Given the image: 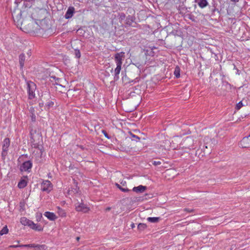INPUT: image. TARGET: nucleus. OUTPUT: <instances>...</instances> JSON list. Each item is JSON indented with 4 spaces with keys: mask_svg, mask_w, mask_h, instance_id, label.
Masks as SVG:
<instances>
[{
    "mask_svg": "<svg viewBox=\"0 0 250 250\" xmlns=\"http://www.w3.org/2000/svg\"><path fill=\"white\" fill-rule=\"evenodd\" d=\"M125 53L124 52L117 53L115 54L114 59L115 63L117 65L116 68L114 70V80L117 81L119 79V75L121 70V66L123 61L125 58Z\"/></svg>",
    "mask_w": 250,
    "mask_h": 250,
    "instance_id": "f257e3e1",
    "label": "nucleus"
},
{
    "mask_svg": "<svg viewBox=\"0 0 250 250\" xmlns=\"http://www.w3.org/2000/svg\"><path fill=\"white\" fill-rule=\"evenodd\" d=\"M27 85L28 98L30 99H32L35 97V91L36 89V85L31 81H28L27 82Z\"/></svg>",
    "mask_w": 250,
    "mask_h": 250,
    "instance_id": "f03ea898",
    "label": "nucleus"
},
{
    "mask_svg": "<svg viewBox=\"0 0 250 250\" xmlns=\"http://www.w3.org/2000/svg\"><path fill=\"white\" fill-rule=\"evenodd\" d=\"M194 141L192 137H187L182 142L183 147L189 149H194Z\"/></svg>",
    "mask_w": 250,
    "mask_h": 250,
    "instance_id": "7ed1b4c3",
    "label": "nucleus"
},
{
    "mask_svg": "<svg viewBox=\"0 0 250 250\" xmlns=\"http://www.w3.org/2000/svg\"><path fill=\"white\" fill-rule=\"evenodd\" d=\"M10 146V140L9 138H5L2 142L1 157L3 159L7 156L8 148Z\"/></svg>",
    "mask_w": 250,
    "mask_h": 250,
    "instance_id": "20e7f679",
    "label": "nucleus"
},
{
    "mask_svg": "<svg viewBox=\"0 0 250 250\" xmlns=\"http://www.w3.org/2000/svg\"><path fill=\"white\" fill-rule=\"evenodd\" d=\"M53 189V185L50 181L48 180H44L41 185V189L42 191L49 193Z\"/></svg>",
    "mask_w": 250,
    "mask_h": 250,
    "instance_id": "39448f33",
    "label": "nucleus"
},
{
    "mask_svg": "<svg viewBox=\"0 0 250 250\" xmlns=\"http://www.w3.org/2000/svg\"><path fill=\"white\" fill-rule=\"evenodd\" d=\"M240 146L243 148L250 147V133L248 136L244 137L239 143Z\"/></svg>",
    "mask_w": 250,
    "mask_h": 250,
    "instance_id": "423d86ee",
    "label": "nucleus"
},
{
    "mask_svg": "<svg viewBox=\"0 0 250 250\" xmlns=\"http://www.w3.org/2000/svg\"><path fill=\"white\" fill-rule=\"evenodd\" d=\"M75 209L77 211H82L84 213L87 212L89 210L87 206L83 203L76 204Z\"/></svg>",
    "mask_w": 250,
    "mask_h": 250,
    "instance_id": "0eeeda50",
    "label": "nucleus"
},
{
    "mask_svg": "<svg viewBox=\"0 0 250 250\" xmlns=\"http://www.w3.org/2000/svg\"><path fill=\"white\" fill-rule=\"evenodd\" d=\"M32 166V164L30 161L24 162L21 166L20 169L21 171H28L31 169Z\"/></svg>",
    "mask_w": 250,
    "mask_h": 250,
    "instance_id": "6e6552de",
    "label": "nucleus"
},
{
    "mask_svg": "<svg viewBox=\"0 0 250 250\" xmlns=\"http://www.w3.org/2000/svg\"><path fill=\"white\" fill-rule=\"evenodd\" d=\"M74 11H75L74 7H72V6L69 7L68 8V9L64 15L65 18L66 19H69L71 18L73 15Z\"/></svg>",
    "mask_w": 250,
    "mask_h": 250,
    "instance_id": "1a4fd4ad",
    "label": "nucleus"
},
{
    "mask_svg": "<svg viewBox=\"0 0 250 250\" xmlns=\"http://www.w3.org/2000/svg\"><path fill=\"white\" fill-rule=\"evenodd\" d=\"M147 189L146 186L140 185L138 187H135L133 188L132 190L136 193H143Z\"/></svg>",
    "mask_w": 250,
    "mask_h": 250,
    "instance_id": "9d476101",
    "label": "nucleus"
},
{
    "mask_svg": "<svg viewBox=\"0 0 250 250\" xmlns=\"http://www.w3.org/2000/svg\"><path fill=\"white\" fill-rule=\"evenodd\" d=\"M44 216L51 221H54L57 219L56 215L53 212L46 211L44 214Z\"/></svg>",
    "mask_w": 250,
    "mask_h": 250,
    "instance_id": "9b49d317",
    "label": "nucleus"
},
{
    "mask_svg": "<svg viewBox=\"0 0 250 250\" xmlns=\"http://www.w3.org/2000/svg\"><path fill=\"white\" fill-rule=\"evenodd\" d=\"M195 2L197 3L199 6L202 8L206 7L208 2L207 0H195Z\"/></svg>",
    "mask_w": 250,
    "mask_h": 250,
    "instance_id": "f8f14e48",
    "label": "nucleus"
},
{
    "mask_svg": "<svg viewBox=\"0 0 250 250\" xmlns=\"http://www.w3.org/2000/svg\"><path fill=\"white\" fill-rule=\"evenodd\" d=\"M135 18L133 16L129 15L127 16L125 20V23L128 25H131L132 22H134Z\"/></svg>",
    "mask_w": 250,
    "mask_h": 250,
    "instance_id": "ddd939ff",
    "label": "nucleus"
},
{
    "mask_svg": "<svg viewBox=\"0 0 250 250\" xmlns=\"http://www.w3.org/2000/svg\"><path fill=\"white\" fill-rule=\"evenodd\" d=\"M25 61V55L23 54H21L19 56V62L21 68H22Z\"/></svg>",
    "mask_w": 250,
    "mask_h": 250,
    "instance_id": "4468645a",
    "label": "nucleus"
},
{
    "mask_svg": "<svg viewBox=\"0 0 250 250\" xmlns=\"http://www.w3.org/2000/svg\"><path fill=\"white\" fill-rule=\"evenodd\" d=\"M27 185V182L25 180H21L18 183V186L20 188H23Z\"/></svg>",
    "mask_w": 250,
    "mask_h": 250,
    "instance_id": "2eb2a0df",
    "label": "nucleus"
},
{
    "mask_svg": "<svg viewBox=\"0 0 250 250\" xmlns=\"http://www.w3.org/2000/svg\"><path fill=\"white\" fill-rule=\"evenodd\" d=\"M35 248L39 250H46L47 247L45 245L35 244Z\"/></svg>",
    "mask_w": 250,
    "mask_h": 250,
    "instance_id": "dca6fc26",
    "label": "nucleus"
},
{
    "mask_svg": "<svg viewBox=\"0 0 250 250\" xmlns=\"http://www.w3.org/2000/svg\"><path fill=\"white\" fill-rule=\"evenodd\" d=\"M29 221H30V220L27 219L25 217H21L20 219L21 223L24 226H28V225L29 224Z\"/></svg>",
    "mask_w": 250,
    "mask_h": 250,
    "instance_id": "f3484780",
    "label": "nucleus"
},
{
    "mask_svg": "<svg viewBox=\"0 0 250 250\" xmlns=\"http://www.w3.org/2000/svg\"><path fill=\"white\" fill-rule=\"evenodd\" d=\"M159 217H148L147 220L151 223H157L160 220Z\"/></svg>",
    "mask_w": 250,
    "mask_h": 250,
    "instance_id": "a211bd4d",
    "label": "nucleus"
},
{
    "mask_svg": "<svg viewBox=\"0 0 250 250\" xmlns=\"http://www.w3.org/2000/svg\"><path fill=\"white\" fill-rule=\"evenodd\" d=\"M130 138L132 141H134L137 142L139 141L140 138L138 136L132 134L131 132H130Z\"/></svg>",
    "mask_w": 250,
    "mask_h": 250,
    "instance_id": "6ab92c4d",
    "label": "nucleus"
},
{
    "mask_svg": "<svg viewBox=\"0 0 250 250\" xmlns=\"http://www.w3.org/2000/svg\"><path fill=\"white\" fill-rule=\"evenodd\" d=\"M146 227L147 226L146 224L140 223L138 225V229L140 231H142L146 229Z\"/></svg>",
    "mask_w": 250,
    "mask_h": 250,
    "instance_id": "aec40b11",
    "label": "nucleus"
},
{
    "mask_svg": "<svg viewBox=\"0 0 250 250\" xmlns=\"http://www.w3.org/2000/svg\"><path fill=\"white\" fill-rule=\"evenodd\" d=\"M8 229L7 226H5L0 231V235L6 234L8 233Z\"/></svg>",
    "mask_w": 250,
    "mask_h": 250,
    "instance_id": "412c9836",
    "label": "nucleus"
},
{
    "mask_svg": "<svg viewBox=\"0 0 250 250\" xmlns=\"http://www.w3.org/2000/svg\"><path fill=\"white\" fill-rule=\"evenodd\" d=\"M174 74L176 78H178L180 77V68L178 67H176L175 69Z\"/></svg>",
    "mask_w": 250,
    "mask_h": 250,
    "instance_id": "4be33fe9",
    "label": "nucleus"
},
{
    "mask_svg": "<svg viewBox=\"0 0 250 250\" xmlns=\"http://www.w3.org/2000/svg\"><path fill=\"white\" fill-rule=\"evenodd\" d=\"M125 15L124 13H121L119 14V21L121 23H122L123 22V21L125 20Z\"/></svg>",
    "mask_w": 250,
    "mask_h": 250,
    "instance_id": "5701e85b",
    "label": "nucleus"
},
{
    "mask_svg": "<svg viewBox=\"0 0 250 250\" xmlns=\"http://www.w3.org/2000/svg\"><path fill=\"white\" fill-rule=\"evenodd\" d=\"M75 55L77 58H80L81 57V52L79 50H75Z\"/></svg>",
    "mask_w": 250,
    "mask_h": 250,
    "instance_id": "b1692460",
    "label": "nucleus"
},
{
    "mask_svg": "<svg viewBox=\"0 0 250 250\" xmlns=\"http://www.w3.org/2000/svg\"><path fill=\"white\" fill-rule=\"evenodd\" d=\"M243 106L242 101L239 102L236 105V109L239 110Z\"/></svg>",
    "mask_w": 250,
    "mask_h": 250,
    "instance_id": "393cba45",
    "label": "nucleus"
},
{
    "mask_svg": "<svg viewBox=\"0 0 250 250\" xmlns=\"http://www.w3.org/2000/svg\"><path fill=\"white\" fill-rule=\"evenodd\" d=\"M30 117L32 122H34L36 121V115L35 113H31V114H30Z\"/></svg>",
    "mask_w": 250,
    "mask_h": 250,
    "instance_id": "a878e982",
    "label": "nucleus"
},
{
    "mask_svg": "<svg viewBox=\"0 0 250 250\" xmlns=\"http://www.w3.org/2000/svg\"><path fill=\"white\" fill-rule=\"evenodd\" d=\"M29 224L28 225V226H29L31 229H33V228L36 227V225L33 221L30 220L29 222Z\"/></svg>",
    "mask_w": 250,
    "mask_h": 250,
    "instance_id": "bb28decb",
    "label": "nucleus"
},
{
    "mask_svg": "<svg viewBox=\"0 0 250 250\" xmlns=\"http://www.w3.org/2000/svg\"><path fill=\"white\" fill-rule=\"evenodd\" d=\"M54 102H52V101H49L48 102H47V105L49 107H52L53 105H54Z\"/></svg>",
    "mask_w": 250,
    "mask_h": 250,
    "instance_id": "cd10ccee",
    "label": "nucleus"
},
{
    "mask_svg": "<svg viewBox=\"0 0 250 250\" xmlns=\"http://www.w3.org/2000/svg\"><path fill=\"white\" fill-rule=\"evenodd\" d=\"M152 164L154 166H158L161 164V162L160 161H154L152 162Z\"/></svg>",
    "mask_w": 250,
    "mask_h": 250,
    "instance_id": "c85d7f7f",
    "label": "nucleus"
},
{
    "mask_svg": "<svg viewBox=\"0 0 250 250\" xmlns=\"http://www.w3.org/2000/svg\"><path fill=\"white\" fill-rule=\"evenodd\" d=\"M121 190L124 192H127L130 191L127 188H121Z\"/></svg>",
    "mask_w": 250,
    "mask_h": 250,
    "instance_id": "c756f323",
    "label": "nucleus"
},
{
    "mask_svg": "<svg viewBox=\"0 0 250 250\" xmlns=\"http://www.w3.org/2000/svg\"><path fill=\"white\" fill-rule=\"evenodd\" d=\"M33 229H35L36 230H41V229L40 226L36 225V227L33 228Z\"/></svg>",
    "mask_w": 250,
    "mask_h": 250,
    "instance_id": "7c9ffc66",
    "label": "nucleus"
},
{
    "mask_svg": "<svg viewBox=\"0 0 250 250\" xmlns=\"http://www.w3.org/2000/svg\"><path fill=\"white\" fill-rule=\"evenodd\" d=\"M209 138H208V137H205L204 139V142H205L206 143V145H207V144L208 143V141H209Z\"/></svg>",
    "mask_w": 250,
    "mask_h": 250,
    "instance_id": "2f4dec72",
    "label": "nucleus"
},
{
    "mask_svg": "<svg viewBox=\"0 0 250 250\" xmlns=\"http://www.w3.org/2000/svg\"><path fill=\"white\" fill-rule=\"evenodd\" d=\"M26 246H27V247L35 248V244H27V245H26Z\"/></svg>",
    "mask_w": 250,
    "mask_h": 250,
    "instance_id": "473e14b6",
    "label": "nucleus"
},
{
    "mask_svg": "<svg viewBox=\"0 0 250 250\" xmlns=\"http://www.w3.org/2000/svg\"><path fill=\"white\" fill-rule=\"evenodd\" d=\"M42 217V214L40 213L37 215V221H40Z\"/></svg>",
    "mask_w": 250,
    "mask_h": 250,
    "instance_id": "72a5a7b5",
    "label": "nucleus"
},
{
    "mask_svg": "<svg viewBox=\"0 0 250 250\" xmlns=\"http://www.w3.org/2000/svg\"><path fill=\"white\" fill-rule=\"evenodd\" d=\"M35 110L34 108L32 107H30L29 109L30 114H31V113H34Z\"/></svg>",
    "mask_w": 250,
    "mask_h": 250,
    "instance_id": "f704fd0d",
    "label": "nucleus"
},
{
    "mask_svg": "<svg viewBox=\"0 0 250 250\" xmlns=\"http://www.w3.org/2000/svg\"><path fill=\"white\" fill-rule=\"evenodd\" d=\"M216 10V8L214 6L211 9V11L213 14L214 13Z\"/></svg>",
    "mask_w": 250,
    "mask_h": 250,
    "instance_id": "c9c22d12",
    "label": "nucleus"
},
{
    "mask_svg": "<svg viewBox=\"0 0 250 250\" xmlns=\"http://www.w3.org/2000/svg\"><path fill=\"white\" fill-rule=\"evenodd\" d=\"M185 210L186 211H188V212H191L193 211V209H188V208H185Z\"/></svg>",
    "mask_w": 250,
    "mask_h": 250,
    "instance_id": "e433bc0d",
    "label": "nucleus"
},
{
    "mask_svg": "<svg viewBox=\"0 0 250 250\" xmlns=\"http://www.w3.org/2000/svg\"><path fill=\"white\" fill-rule=\"evenodd\" d=\"M116 186H117V187L119 188L120 190H121V188H122V187L118 184L116 183Z\"/></svg>",
    "mask_w": 250,
    "mask_h": 250,
    "instance_id": "4c0bfd02",
    "label": "nucleus"
},
{
    "mask_svg": "<svg viewBox=\"0 0 250 250\" xmlns=\"http://www.w3.org/2000/svg\"><path fill=\"white\" fill-rule=\"evenodd\" d=\"M11 248H17L19 247V245H11L10 246Z\"/></svg>",
    "mask_w": 250,
    "mask_h": 250,
    "instance_id": "58836bf2",
    "label": "nucleus"
},
{
    "mask_svg": "<svg viewBox=\"0 0 250 250\" xmlns=\"http://www.w3.org/2000/svg\"><path fill=\"white\" fill-rule=\"evenodd\" d=\"M19 247H27L26 245H19Z\"/></svg>",
    "mask_w": 250,
    "mask_h": 250,
    "instance_id": "ea45409f",
    "label": "nucleus"
},
{
    "mask_svg": "<svg viewBox=\"0 0 250 250\" xmlns=\"http://www.w3.org/2000/svg\"><path fill=\"white\" fill-rule=\"evenodd\" d=\"M135 224L134 223H132L131 225V227L132 228H135Z\"/></svg>",
    "mask_w": 250,
    "mask_h": 250,
    "instance_id": "a19ab883",
    "label": "nucleus"
},
{
    "mask_svg": "<svg viewBox=\"0 0 250 250\" xmlns=\"http://www.w3.org/2000/svg\"><path fill=\"white\" fill-rule=\"evenodd\" d=\"M230 0L234 2H237L239 1V0Z\"/></svg>",
    "mask_w": 250,
    "mask_h": 250,
    "instance_id": "79ce46f5",
    "label": "nucleus"
},
{
    "mask_svg": "<svg viewBox=\"0 0 250 250\" xmlns=\"http://www.w3.org/2000/svg\"><path fill=\"white\" fill-rule=\"evenodd\" d=\"M110 209H111V208H110V207H108V208H107L105 209L106 211H109V210H110Z\"/></svg>",
    "mask_w": 250,
    "mask_h": 250,
    "instance_id": "37998d69",
    "label": "nucleus"
},
{
    "mask_svg": "<svg viewBox=\"0 0 250 250\" xmlns=\"http://www.w3.org/2000/svg\"><path fill=\"white\" fill-rule=\"evenodd\" d=\"M211 141H212L213 143L214 144V145L215 144V140L214 139H212L211 140Z\"/></svg>",
    "mask_w": 250,
    "mask_h": 250,
    "instance_id": "c03bdc74",
    "label": "nucleus"
},
{
    "mask_svg": "<svg viewBox=\"0 0 250 250\" xmlns=\"http://www.w3.org/2000/svg\"><path fill=\"white\" fill-rule=\"evenodd\" d=\"M104 135H105V136L106 138H109L106 133H104Z\"/></svg>",
    "mask_w": 250,
    "mask_h": 250,
    "instance_id": "a18cd8bd",
    "label": "nucleus"
},
{
    "mask_svg": "<svg viewBox=\"0 0 250 250\" xmlns=\"http://www.w3.org/2000/svg\"><path fill=\"white\" fill-rule=\"evenodd\" d=\"M51 78H53L54 79H55L56 78V77L55 76H53V77L52 76V77H51Z\"/></svg>",
    "mask_w": 250,
    "mask_h": 250,
    "instance_id": "49530a36",
    "label": "nucleus"
},
{
    "mask_svg": "<svg viewBox=\"0 0 250 250\" xmlns=\"http://www.w3.org/2000/svg\"><path fill=\"white\" fill-rule=\"evenodd\" d=\"M79 239H80V238H79V237H77V240H78Z\"/></svg>",
    "mask_w": 250,
    "mask_h": 250,
    "instance_id": "de8ad7c7",
    "label": "nucleus"
},
{
    "mask_svg": "<svg viewBox=\"0 0 250 250\" xmlns=\"http://www.w3.org/2000/svg\"><path fill=\"white\" fill-rule=\"evenodd\" d=\"M206 148H208V146H206Z\"/></svg>",
    "mask_w": 250,
    "mask_h": 250,
    "instance_id": "09e8293b",
    "label": "nucleus"
}]
</instances>
